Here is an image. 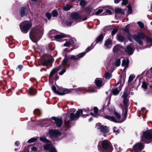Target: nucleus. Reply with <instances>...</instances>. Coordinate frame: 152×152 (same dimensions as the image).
Segmentation results:
<instances>
[{
	"instance_id": "f03ea898",
	"label": "nucleus",
	"mask_w": 152,
	"mask_h": 152,
	"mask_svg": "<svg viewBox=\"0 0 152 152\" xmlns=\"http://www.w3.org/2000/svg\"><path fill=\"white\" fill-rule=\"evenodd\" d=\"M43 32V28L41 26H36L33 28L29 34L31 39L33 42H37L42 36Z\"/></svg>"
},
{
	"instance_id": "f3484780",
	"label": "nucleus",
	"mask_w": 152,
	"mask_h": 152,
	"mask_svg": "<svg viewBox=\"0 0 152 152\" xmlns=\"http://www.w3.org/2000/svg\"><path fill=\"white\" fill-rule=\"evenodd\" d=\"M102 80L101 78H97L95 80V84L97 87L99 89L102 85Z\"/></svg>"
},
{
	"instance_id": "c85d7f7f",
	"label": "nucleus",
	"mask_w": 152,
	"mask_h": 152,
	"mask_svg": "<svg viewBox=\"0 0 152 152\" xmlns=\"http://www.w3.org/2000/svg\"><path fill=\"white\" fill-rule=\"evenodd\" d=\"M29 92L28 94L29 95H34L36 93L37 91L33 88H30L29 89Z\"/></svg>"
},
{
	"instance_id": "4c0bfd02",
	"label": "nucleus",
	"mask_w": 152,
	"mask_h": 152,
	"mask_svg": "<svg viewBox=\"0 0 152 152\" xmlns=\"http://www.w3.org/2000/svg\"><path fill=\"white\" fill-rule=\"evenodd\" d=\"M34 113L35 115L39 116L41 114V111L39 109H36L34 110Z\"/></svg>"
},
{
	"instance_id": "f704fd0d",
	"label": "nucleus",
	"mask_w": 152,
	"mask_h": 152,
	"mask_svg": "<svg viewBox=\"0 0 152 152\" xmlns=\"http://www.w3.org/2000/svg\"><path fill=\"white\" fill-rule=\"evenodd\" d=\"M135 77V76L133 75H131L129 77L128 81V83L129 85H131V81L134 79Z\"/></svg>"
},
{
	"instance_id": "3c124183",
	"label": "nucleus",
	"mask_w": 152,
	"mask_h": 152,
	"mask_svg": "<svg viewBox=\"0 0 152 152\" xmlns=\"http://www.w3.org/2000/svg\"><path fill=\"white\" fill-rule=\"evenodd\" d=\"M52 14L54 17H56L58 15V13L56 10H54L52 11Z\"/></svg>"
},
{
	"instance_id": "aec40b11",
	"label": "nucleus",
	"mask_w": 152,
	"mask_h": 152,
	"mask_svg": "<svg viewBox=\"0 0 152 152\" xmlns=\"http://www.w3.org/2000/svg\"><path fill=\"white\" fill-rule=\"evenodd\" d=\"M65 37H66V35L63 33L56 35L54 37L55 39L58 41H59L61 39Z\"/></svg>"
},
{
	"instance_id": "13d9d810",
	"label": "nucleus",
	"mask_w": 152,
	"mask_h": 152,
	"mask_svg": "<svg viewBox=\"0 0 152 152\" xmlns=\"http://www.w3.org/2000/svg\"><path fill=\"white\" fill-rule=\"evenodd\" d=\"M127 93L126 92H124L121 96V97L124 98V99H127Z\"/></svg>"
},
{
	"instance_id": "6ab92c4d",
	"label": "nucleus",
	"mask_w": 152,
	"mask_h": 152,
	"mask_svg": "<svg viewBox=\"0 0 152 152\" xmlns=\"http://www.w3.org/2000/svg\"><path fill=\"white\" fill-rule=\"evenodd\" d=\"M134 49L130 45H128L125 50V51L129 54L131 55L133 54Z\"/></svg>"
},
{
	"instance_id": "680f3d73",
	"label": "nucleus",
	"mask_w": 152,
	"mask_h": 152,
	"mask_svg": "<svg viewBox=\"0 0 152 152\" xmlns=\"http://www.w3.org/2000/svg\"><path fill=\"white\" fill-rule=\"evenodd\" d=\"M66 69L65 68L63 69L59 73V74L60 75H62L66 72Z\"/></svg>"
},
{
	"instance_id": "37998d69",
	"label": "nucleus",
	"mask_w": 152,
	"mask_h": 152,
	"mask_svg": "<svg viewBox=\"0 0 152 152\" xmlns=\"http://www.w3.org/2000/svg\"><path fill=\"white\" fill-rule=\"evenodd\" d=\"M40 140L45 143H47L49 142V140L44 137H40Z\"/></svg>"
},
{
	"instance_id": "7c9ffc66",
	"label": "nucleus",
	"mask_w": 152,
	"mask_h": 152,
	"mask_svg": "<svg viewBox=\"0 0 152 152\" xmlns=\"http://www.w3.org/2000/svg\"><path fill=\"white\" fill-rule=\"evenodd\" d=\"M64 40H66V43H64V46H69L72 43V40L71 39H70L68 40L66 39H65Z\"/></svg>"
},
{
	"instance_id": "72a5a7b5",
	"label": "nucleus",
	"mask_w": 152,
	"mask_h": 152,
	"mask_svg": "<svg viewBox=\"0 0 152 152\" xmlns=\"http://www.w3.org/2000/svg\"><path fill=\"white\" fill-rule=\"evenodd\" d=\"M104 37V35L103 34H101L96 39V43L101 41L103 39Z\"/></svg>"
},
{
	"instance_id": "de8ad7c7",
	"label": "nucleus",
	"mask_w": 152,
	"mask_h": 152,
	"mask_svg": "<svg viewBox=\"0 0 152 152\" xmlns=\"http://www.w3.org/2000/svg\"><path fill=\"white\" fill-rule=\"evenodd\" d=\"M95 45H94V46H93V45H91L90 46H89L88 47L86 50V53L90 51L93 48H94V46Z\"/></svg>"
},
{
	"instance_id": "c03bdc74",
	"label": "nucleus",
	"mask_w": 152,
	"mask_h": 152,
	"mask_svg": "<svg viewBox=\"0 0 152 152\" xmlns=\"http://www.w3.org/2000/svg\"><path fill=\"white\" fill-rule=\"evenodd\" d=\"M69 58L71 59H76L79 60V58L77 57V55H71L70 56H69Z\"/></svg>"
},
{
	"instance_id": "79ce46f5",
	"label": "nucleus",
	"mask_w": 152,
	"mask_h": 152,
	"mask_svg": "<svg viewBox=\"0 0 152 152\" xmlns=\"http://www.w3.org/2000/svg\"><path fill=\"white\" fill-rule=\"evenodd\" d=\"M113 11L111 8H107L105 9V12L108 14L111 15L112 13V11Z\"/></svg>"
},
{
	"instance_id": "338daca9",
	"label": "nucleus",
	"mask_w": 152,
	"mask_h": 152,
	"mask_svg": "<svg viewBox=\"0 0 152 152\" xmlns=\"http://www.w3.org/2000/svg\"><path fill=\"white\" fill-rule=\"evenodd\" d=\"M23 68V66L22 65H19L17 68V69L19 71H20Z\"/></svg>"
},
{
	"instance_id": "58836bf2",
	"label": "nucleus",
	"mask_w": 152,
	"mask_h": 152,
	"mask_svg": "<svg viewBox=\"0 0 152 152\" xmlns=\"http://www.w3.org/2000/svg\"><path fill=\"white\" fill-rule=\"evenodd\" d=\"M56 30H51L49 32V37L52 38L53 37V35L55 34H56Z\"/></svg>"
},
{
	"instance_id": "20e7f679",
	"label": "nucleus",
	"mask_w": 152,
	"mask_h": 152,
	"mask_svg": "<svg viewBox=\"0 0 152 152\" xmlns=\"http://www.w3.org/2000/svg\"><path fill=\"white\" fill-rule=\"evenodd\" d=\"M19 26L21 31L23 33H26L32 26V24L29 21L25 20L21 22Z\"/></svg>"
},
{
	"instance_id": "774afa93",
	"label": "nucleus",
	"mask_w": 152,
	"mask_h": 152,
	"mask_svg": "<svg viewBox=\"0 0 152 152\" xmlns=\"http://www.w3.org/2000/svg\"><path fill=\"white\" fill-rule=\"evenodd\" d=\"M31 149L32 151H36L37 150V148L35 147H33L31 148Z\"/></svg>"
},
{
	"instance_id": "7ed1b4c3",
	"label": "nucleus",
	"mask_w": 152,
	"mask_h": 152,
	"mask_svg": "<svg viewBox=\"0 0 152 152\" xmlns=\"http://www.w3.org/2000/svg\"><path fill=\"white\" fill-rule=\"evenodd\" d=\"M100 150L102 152H112L113 148L110 142L105 140L102 142Z\"/></svg>"
},
{
	"instance_id": "49530a36",
	"label": "nucleus",
	"mask_w": 152,
	"mask_h": 152,
	"mask_svg": "<svg viewBox=\"0 0 152 152\" xmlns=\"http://www.w3.org/2000/svg\"><path fill=\"white\" fill-rule=\"evenodd\" d=\"M86 52H84L81 53L78 55H77V57L79 58V59L82 57H83L86 54Z\"/></svg>"
},
{
	"instance_id": "ea45409f",
	"label": "nucleus",
	"mask_w": 152,
	"mask_h": 152,
	"mask_svg": "<svg viewBox=\"0 0 152 152\" xmlns=\"http://www.w3.org/2000/svg\"><path fill=\"white\" fill-rule=\"evenodd\" d=\"M72 7V5H66L64 7L63 10L65 11H68Z\"/></svg>"
},
{
	"instance_id": "6e6552de",
	"label": "nucleus",
	"mask_w": 152,
	"mask_h": 152,
	"mask_svg": "<svg viewBox=\"0 0 152 152\" xmlns=\"http://www.w3.org/2000/svg\"><path fill=\"white\" fill-rule=\"evenodd\" d=\"M144 146L143 143L141 142H137L133 146V150L134 152H139L144 149Z\"/></svg>"
},
{
	"instance_id": "b1692460",
	"label": "nucleus",
	"mask_w": 152,
	"mask_h": 152,
	"mask_svg": "<svg viewBox=\"0 0 152 152\" xmlns=\"http://www.w3.org/2000/svg\"><path fill=\"white\" fill-rule=\"evenodd\" d=\"M100 131L104 133H106L108 132V129L106 126H103L101 125L99 126V127H98Z\"/></svg>"
},
{
	"instance_id": "4d7b16f0",
	"label": "nucleus",
	"mask_w": 152,
	"mask_h": 152,
	"mask_svg": "<svg viewBox=\"0 0 152 152\" xmlns=\"http://www.w3.org/2000/svg\"><path fill=\"white\" fill-rule=\"evenodd\" d=\"M147 85L146 84V83L145 82H143L142 83V88H143L144 89H145V91L146 90V89L147 88Z\"/></svg>"
},
{
	"instance_id": "9b49d317",
	"label": "nucleus",
	"mask_w": 152,
	"mask_h": 152,
	"mask_svg": "<svg viewBox=\"0 0 152 152\" xmlns=\"http://www.w3.org/2000/svg\"><path fill=\"white\" fill-rule=\"evenodd\" d=\"M124 102L126 107V108L125 109V112L123 114V115L124 116V118L120 122L121 123L124 121L126 119V117L127 115V107L129 105V103L128 102V99H124Z\"/></svg>"
},
{
	"instance_id": "393cba45",
	"label": "nucleus",
	"mask_w": 152,
	"mask_h": 152,
	"mask_svg": "<svg viewBox=\"0 0 152 152\" xmlns=\"http://www.w3.org/2000/svg\"><path fill=\"white\" fill-rule=\"evenodd\" d=\"M105 118L114 122H118L115 118L113 116H110L108 115H105L104 116Z\"/></svg>"
},
{
	"instance_id": "423d86ee",
	"label": "nucleus",
	"mask_w": 152,
	"mask_h": 152,
	"mask_svg": "<svg viewBox=\"0 0 152 152\" xmlns=\"http://www.w3.org/2000/svg\"><path fill=\"white\" fill-rule=\"evenodd\" d=\"M146 37L147 36H145L143 33L141 32H138L137 35H134L132 36L133 38L140 45H142L143 44L141 39L146 38Z\"/></svg>"
},
{
	"instance_id": "bf43d9fd",
	"label": "nucleus",
	"mask_w": 152,
	"mask_h": 152,
	"mask_svg": "<svg viewBox=\"0 0 152 152\" xmlns=\"http://www.w3.org/2000/svg\"><path fill=\"white\" fill-rule=\"evenodd\" d=\"M127 8L128 9V13L129 14L132 13V10L131 6L130 5H128L127 6Z\"/></svg>"
},
{
	"instance_id": "5701e85b",
	"label": "nucleus",
	"mask_w": 152,
	"mask_h": 152,
	"mask_svg": "<svg viewBox=\"0 0 152 152\" xmlns=\"http://www.w3.org/2000/svg\"><path fill=\"white\" fill-rule=\"evenodd\" d=\"M123 87L122 85H121L120 86L119 89H118L117 88H115L112 90V93L114 95H117L119 92L121 90L122 87Z\"/></svg>"
},
{
	"instance_id": "e433bc0d",
	"label": "nucleus",
	"mask_w": 152,
	"mask_h": 152,
	"mask_svg": "<svg viewBox=\"0 0 152 152\" xmlns=\"http://www.w3.org/2000/svg\"><path fill=\"white\" fill-rule=\"evenodd\" d=\"M105 77L107 79H109L112 77V75L111 74L107 72L105 74Z\"/></svg>"
},
{
	"instance_id": "0e129e2a",
	"label": "nucleus",
	"mask_w": 152,
	"mask_h": 152,
	"mask_svg": "<svg viewBox=\"0 0 152 152\" xmlns=\"http://www.w3.org/2000/svg\"><path fill=\"white\" fill-rule=\"evenodd\" d=\"M113 132L115 133L116 134L119 133V132L117 128L115 127H114L113 128Z\"/></svg>"
},
{
	"instance_id": "864d4df0",
	"label": "nucleus",
	"mask_w": 152,
	"mask_h": 152,
	"mask_svg": "<svg viewBox=\"0 0 152 152\" xmlns=\"http://www.w3.org/2000/svg\"><path fill=\"white\" fill-rule=\"evenodd\" d=\"M37 140V139L35 138H32L29 139L27 142L28 143H32L35 141H36Z\"/></svg>"
},
{
	"instance_id": "2eb2a0df",
	"label": "nucleus",
	"mask_w": 152,
	"mask_h": 152,
	"mask_svg": "<svg viewBox=\"0 0 152 152\" xmlns=\"http://www.w3.org/2000/svg\"><path fill=\"white\" fill-rule=\"evenodd\" d=\"M112 40L110 39H108L105 41L104 46L106 49H109L112 47Z\"/></svg>"
},
{
	"instance_id": "603ef678",
	"label": "nucleus",
	"mask_w": 152,
	"mask_h": 152,
	"mask_svg": "<svg viewBox=\"0 0 152 152\" xmlns=\"http://www.w3.org/2000/svg\"><path fill=\"white\" fill-rule=\"evenodd\" d=\"M103 11V10L102 9H99L95 12H94V14L97 15H99V14L102 12Z\"/></svg>"
},
{
	"instance_id": "4468645a",
	"label": "nucleus",
	"mask_w": 152,
	"mask_h": 152,
	"mask_svg": "<svg viewBox=\"0 0 152 152\" xmlns=\"http://www.w3.org/2000/svg\"><path fill=\"white\" fill-rule=\"evenodd\" d=\"M61 65H60L57 67H55L51 71L49 75L50 80L52 79V76L57 71H59L61 69Z\"/></svg>"
},
{
	"instance_id": "69168bd1",
	"label": "nucleus",
	"mask_w": 152,
	"mask_h": 152,
	"mask_svg": "<svg viewBox=\"0 0 152 152\" xmlns=\"http://www.w3.org/2000/svg\"><path fill=\"white\" fill-rule=\"evenodd\" d=\"M123 2H122L121 4L122 5H125L127 4L128 3L127 0H122Z\"/></svg>"
},
{
	"instance_id": "dca6fc26",
	"label": "nucleus",
	"mask_w": 152,
	"mask_h": 152,
	"mask_svg": "<svg viewBox=\"0 0 152 152\" xmlns=\"http://www.w3.org/2000/svg\"><path fill=\"white\" fill-rule=\"evenodd\" d=\"M85 12L87 14H91V15H94L95 10L92 9L90 7H88L85 9Z\"/></svg>"
},
{
	"instance_id": "a19ab883",
	"label": "nucleus",
	"mask_w": 152,
	"mask_h": 152,
	"mask_svg": "<svg viewBox=\"0 0 152 152\" xmlns=\"http://www.w3.org/2000/svg\"><path fill=\"white\" fill-rule=\"evenodd\" d=\"M115 13H120L122 14H124V12L122 11L121 9L118 7L115 8Z\"/></svg>"
},
{
	"instance_id": "0eeeda50",
	"label": "nucleus",
	"mask_w": 152,
	"mask_h": 152,
	"mask_svg": "<svg viewBox=\"0 0 152 152\" xmlns=\"http://www.w3.org/2000/svg\"><path fill=\"white\" fill-rule=\"evenodd\" d=\"M48 132L51 138L54 141L58 140V138L61 135V133L56 130L50 129L49 130Z\"/></svg>"
},
{
	"instance_id": "bb28decb",
	"label": "nucleus",
	"mask_w": 152,
	"mask_h": 152,
	"mask_svg": "<svg viewBox=\"0 0 152 152\" xmlns=\"http://www.w3.org/2000/svg\"><path fill=\"white\" fill-rule=\"evenodd\" d=\"M69 58V57L68 56H66L65 58L62 61V65H61V66H62L63 67L65 66L67 64L68 61V59Z\"/></svg>"
},
{
	"instance_id": "39448f33",
	"label": "nucleus",
	"mask_w": 152,
	"mask_h": 152,
	"mask_svg": "<svg viewBox=\"0 0 152 152\" xmlns=\"http://www.w3.org/2000/svg\"><path fill=\"white\" fill-rule=\"evenodd\" d=\"M141 141L149 143L152 141V131L148 130L144 132L142 136Z\"/></svg>"
},
{
	"instance_id": "c756f323",
	"label": "nucleus",
	"mask_w": 152,
	"mask_h": 152,
	"mask_svg": "<svg viewBox=\"0 0 152 152\" xmlns=\"http://www.w3.org/2000/svg\"><path fill=\"white\" fill-rule=\"evenodd\" d=\"M115 65L116 66H113V70H112V72H113L114 70V69L116 66H118L120 65L121 64V59L119 58H118L116 59L115 62Z\"/></svg>"
},
{
	"instance_id": "412c9836",
	"label": "nucleus",
	"mask_w": 152,
	"mask_h": 152,
	"mask_svg": "<svg viewBox=\"0 0 152 152\" xmlns=\"http://www.w3.org/2000/svg\"><path fill=\"white\" fill-rule=\"evenodd\" d=\"M71 90L70 89L64 88L61 90L60 91H59V93H58V95H63L65 94L69 93L71 92Z\"/></svg>"
},
{
	"instance_id": "5fc2aeb1",
	"label": "nucleus",
	"mask_w": 152,
	"mask_h": 152,
	"mask_svg": "<svg viewBox=\"0 0 152 152\" xmlns=\"http://www.w3.org/2000/svg\"><path fill=\"white\" fill-rule=\"evenodd\" d=\"M72 23V21H66L65 22V25L66 26H70L71 25Z\"/></svg>"
},
{
	"instance_id": "8fccbe9b",
	"label": "nucleus",
	"mask_w": 152,
	"mask_h": 152,
	"mask_svg": "<svg viewBox=\"0 0 152 152\" xmlns=\"http://www.w3.org/2000/svg\"><path fill=\"white\" fill-rule=\"evenodd\" d=\"M118 31V28H114L112 30L111 32V34L112 36H113L116 33V32Z\"/></svg>"
},
{
	"instance_id": "a211bd4d",
	"label": "nucleus",
	"mask_w": 152,
	"mask_h": 152,
	"mask_svg": "<svg viewBox=\"0 0 152 152\" xmlns=\"http://www.w3.org/2000/svg\"><path fill=\"white\" fill-rule=\"evenodd\" d=\"M124 49V48L120 45H117L113 48V51L114 52H118L122 51Z\"/></svg>"
},
{
	"instance_id": "e2e57ef3",
	"label": "nucleus",
	"mask_w": 152,
	"mask_h": 152,
	"mask_svg": "<svg viewBox=\"0 0 152 152\" xmlns=\"http://www.w3.org/2000/svg\"><path fill=\"white\" fill-rule=\"evenodd\" d=\"M129 25H127L125 27V28L124 30V31L126 32H128L129 31Z\"/></svg>"
},
{
	"instance_id": "f257e3e1",
	"label": "nucleus",
	"mask_w": 152,
	"mask_h": 152,
	"mask_svg": "<svg viewBox=\"0 0 152 152\" xmlns=\"http://www.w3.org/2000/svg\"><path fill=\"white\" fill-rule=\"evenodd\" d=\"M89 111L90 110L88 108L83 110L80 109L77 111L75 114H74L73 113H70V117L69 115H67L64 120L65 126L69 128L70 122L72 120H76L78 119L80 117L81 113L82 115V116L83 117H86L87 116H88L89 115L86 114V113H88Z\"/></svg>"
},
{
	"instance_id": "2f4dec72",
	"label": "nucleus",
	"mask_w": 152,
	"mask_h": 152,
	"mask_svg": "<svg viewBox=\"0 0 152 152\" xmlns=\"http://www.w3.org/2000/svg\"><path fill=\"white\" fill-rule=\"evenodd\" d=\"M117 39L118 40L121 42H122L125 40V38L120 34L117 35Z\"/></svg>"
},
{
	"instance_id": "cd10ccee",
	"label": "nucleus",
	"mask_w": 152,
	"mask_h": 152,
	"mask_svg": "<svg viewBox=\"0 0 152 152\" xmlns=\"http://www.w3.org/2000/svg\"><path fill=\"white\" fill-rule=\"evenodd\" d=\"M98 109L97 107H95L94 108V112L90 113V115L94 117H97L98 116Z\"/></svg>"
},
{
	"instance_id": "6e6d98bb",
	"label": "nucleus",
	"mask_w": 152,
	"mask_h": 152,
	"mask_svg": "<svg viewBox=\"0 0 152 152\" xmlns=\"http://www.w3.org/2000/svg\"><path fill=\"white\" fill-rule=\"evenodd\" d=\"M46 16L48 18L49 20H50L51 17V14L48 12H47L45 14Z\"/></svg>"
},
{
	"instance_id": "a878e982",
	"label": "nucleus",
	"mask_w": 152,
	"mask_h": 152,
	"mask_svg": "<svg viewBox=\"0 0 152 152\" xmlns=\"http://www.w3.org/2000/svg\"><path fill=\"white\" fill-rule=\"evenodd\" d=\"M20 12L22 17H23L26 15L27 13L26 10V8L24 7H21L20 9Z\"/></svg>"
},
{
	"instance_id": "9d476101",
	"label": "nucleus",
	"mask_w": 152,
	"mask_h": 152,
	"mask_svg": "<svg viewBox=\"0 0 152 152\" xmlns=\"http://www.w3.org/2000/svg\"><path fill=\"white\" fill-rule=\"evenodd\" d=\"M52 119L54 121V123L56 124L58 127H60L62 126L63 121L61 118L52 117Z\"/></svg>"
},
{
	"instance_id": "09e8293b",
	"label": "nucleus",
	"mask_w": 152,
	"mask_h": 152,
	"mask_svg": "<svg viewBox=\"0 0 152 152\" xmlns=\"http://www.w3.org/2000/svg\"><path fill=\"white\" fill-rule=\"evenodd\" d=\"M114 113L118 119H119L121 118V116L118 113L114 110Z\"/></svg>"
},
{
	"instance_id": "a18cd8bd",
	"label": "nucleus",
	"mask_w": 152,
	"mask_h": 152,
	"mask_svg": "<svg viewBox=\"0 0 152 152\" xmlns=\"http://www.w3.org/2000/svg\"><path fill=\"white\" fill-rule=\"evenodd\" d=\"M52 89L53 91L56 94H58V93H59V91L56 90V88L55 86H53L52 87Z\"/></svg>"
},
{
	"instance_id": "473e14b6",
	"label": "nucleus",
	"mask_w": 152,
	"mask_h": 152,
	"mask_svg": "<svg viewBox=\"0 0 152 152\" xmlns=\"http://www.w3.org/2000/svg\"><path fill=\"white\" fill-rule=\"evenodd\" d=\"M146 41L148 43H150V44L151 45V46H149V47H151V46H152V39L148 37L147 36L146 37ZM149 47V46H147L145 47L144 48H147Z\"/></svg>"
},
{
	"instance_id": "ddd939ff",
	"label": "nucleus",
	"mask_w": 152,
	"mask_h": 152,
	"mask_svg": "<svg viewBox=\"0 0 152 152\" xmlns=\"http://www.w3.org/2000/svg\"><path fill=\"white\" fill-rule=\"evenodd\" d=\"M70 16L72 19L75 20L81 19L82 17L80 15L76 12L72 13Z\"/></svg>"
},
{
	"instance_id": "052dcab7",
	"label": "nucleus",
	"mask_w": 152,
	"mask_h": 152,
	"mask_svg": "<svg viewBox=\"0 0 152 152\" xmlns=\"http://www.w3.org/2000/svg\"><path fill=\"white\" fill-rule=\"evenodd\" d=\"M137 24L141 28H143L144 27V25L140 21L137 22Z\"/></svg>"
},
{
	"instance_id": "1a4fd4ad",
	"label": "nucleus",
	"mask_w": 152,
	"mask_h": 152,
	"mask_svg": "<svg viewBox=\"0 0 152 152\" xmlns=\"http://www.w3.org/2000/svg\"><path fill=\"white\" fill-rule=\"evenodd\" d=\"M42 64L43 66L50 64L52 62V59L48 58V56L45 55L41 57Z\"/></svg>"
},
{
	"instance_id": "c9c22d12",
	"label": "nucleus",
	"mask_w": 152,
	"mask_h": 152,
	"mask_svg": "<svg viewBox=\"0 0 152 152\" xmlns=\"http://www.w3.org/2000/svg\"><path fill=\"white\" fill-rule=\"evenodd\" d=\"M80 1V4L82 7H84L86 5L87 1V0H79Z\"/></svg>"
},
{
	"instance_id": "f8f14e48",
	"label": "nucleus",
	"mask_w": 152,
	"mask_h": 152,
	"mask_svg": "<svg viewBox=\"0 0 152 152\" xmlns=\"http://www.w3.org/2000/svg\"><path fill=\"white\" fill-rule=\"evenodd\" d=\"M44 148L46 150H49V152H57L56 149L50 144H47L44 146Z\"/></svg>"
},
{
	"instance_id": "4be33fe9",
	"label": "nucleus",
	"mask_w": 152,
	"mask_h": 152,
	"mask_svg": "<svg viewBox=\"0 0 152 152\" xmlns=\"http://www.w3.org/2000/svg\"><path fill=\"white\" fill-rule=\"evenodd\" d=\"M129 62V60L128 59H124L122 61L121 65L122 66L125 67L124 70L128 67Z\"/></svg>"
}]
</instances>
